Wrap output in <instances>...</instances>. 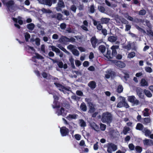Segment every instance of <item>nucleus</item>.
Masks as SVG:
<instances>
[{
	"instance_id": "nucleus-1",
	"label": "nucleus",
	"mask_w": 153,
	"mask_h": 153,
	"mask_svg": "<svg viewBox=\"0 0 153 153\" xmlns=\"http://www.w3.org/2000/svg\"><path fill=\"white\" fill-rule=\"evenodd\" d=\"M112 119V115L108 112H104L102 115L101 120L103 123L109 124L111 122Z\"/></svg>"
},
{
	"instance_id": "nucleus-2",
	"label": "nucleus",
	"mask_w": 153,
	"mask_h": 153,
	"mask_svg": "<svg viewBox=\"0 0 153 153\" xmlns=\"http://www.w3.org/2000/svg\"><path fill=\"white\" fill-rule=\"evenodd\" d=\"M119 98L120 101L119 102L117 105V107L119 108L124 107L126 108H128L129 106L128 103L126 102V98L122 97H120Z\"/></svg>"
},
{
	"instance_id": "nucleus-3",
	"label": "nucleus",
	"mask_w": 153,
	"mask_h": 153,
	"mask_svg": "<svg viewBox=\"0 0 153 153\" xmlns=\"http://www.w3.org/2000/svg\"><path fill=\"white\" fill-rule=\"evenodd\" d=\"M2 2L4 4H5L7 7L10 11H13V10H14L16 7L14 6V2L12 0H10L7 2L6 0H2Z\"/></svg>"
},
{
	"instance_id": "nucleus-4",
	"label": "nucleus",
	"mask_w": 153,
	"mask_h": 153,
	"mask_svg": "<svg viewBox=\"0 0 153 153\" xmlns=\"http://www.w3.org/2000/svg\"><path fill=\"white\" fill-rule=\"evenodd\" d=\"M128 100L133 105H137L139 104V100H137L134 96L128 97Z\"/></svg>"
},
{
	"instance_id": "nucleus-5",
	"label": "nucleus",
	"mask_w": 153,
	"mask_h": 153,
	"mask_svg": "<svg viewBox=\"0 0 153 153\" xmlns=\"http://www.w3.org/2000/svg\"><path fill=\"white\" fill-rule=\"evenodd\" d=\"M107 148V151L108 153H112L113 151H115L117 149V146L112 143H108Z\"/></svg>"
},
{
	"instance_id": "nucleus-6",
	"label": "nucleus",
	"mask_w": 153,
	"mask_h": 153,
	"mask_svg": "<svg viewBox=\"0 0 153 153\" xmlns=\"http://www.w3.org/2000/svg\"><path fill=\"white\" fill-rule=\"evenodd\" d=\"M54 84L60 91H62L64 94L68 93V91L70 90V88L65 87L60 84L54 83Z\"/></svg>"
},
{
	"instance_id": "nucleus-7",
	"label": "nucleus",
	"mask_w": 153,
	"mask_h": 153,
	"mask_svg": "<svg viewBox=\"0 0 153 153\" xmlns=\"http://www.w3.org/2000/svg\"><path fill=\"white\" fill-rule=\"evenodd\" d=\"M57 108V110L56 113L58 116L62 115L63 116H65L67 114L66 112L64 110L63 108L60 107V104L59 108Z\"/></svg>"
},
{
	"instance_id": "nucleus-8",
	"label": "nucleus",
	"mask_w": 153,
	"mask_h": 153,
	"mask_svg": "<svg viewBox=\"0 0 153 153\" xmlns=\"http://www.w3.org/2000/svg\"><path fill=\"white\" fill-rule=\"evenodd\" d=\"M60 132L62 136H65L69 133V130L65 127H62L60 128Z\"/></svg>"
},
{
	"instance_id": "nucleus-9",
	"label": "nucleus",
	"mask_w": 153,
	"mask_h": 153,
	"mask_svg": "<svg viewBox=\"0 0 153 153\" xmlns=\"http://www.w3.org/2000/svg\"><path fill=\"white\" fill-rule=\"evenodd\" d=\"M53 98L54 101L52 105L53 108H59L60 103L57 101V100L58 99V97L56 95H53Z\"/></svg>"
},
{
	"instance_id": "nucleus-10",
	"label": "nucleus",
	"mask_w": 153,
	"mask_h": 153,
	"mask_svg": "<svg viewBox=\"0 0 153 153\" xmlns=\"http://www.w3.org/2000/svg\"><path fill=\"white\" fill-rule=\"evenodd\" d=\"M39 2L42 4L51 6L52 4L51 0H38Z\"/></svg>"
},
{
	"instance_id": "nucleus-11",
	"label": "nucleus",
	"mask_w": 153,
	"mask_h": 153,
	"mask_svg": "<svg viewBox=\"0 0 153 153\" xmlns=\"http://www.w3.org/2000/svg\"><path fill=\"white\" fill-rule=\"evenodd\" d=\"M88 105L89 108L88 112L92 114L95 111V109L93 104L91 102L88 103Z\"/></svg>"
},
{
	"instance_id": "nucleus-12",
	"label": "nucleus",
	"mask_w": 153,
	"mask_h": 153,
	"mask_svg": "<svg viewBox=\"0 0 153 153\" xmlns=\"http://www.w3.org/2000/svg\"><path fill=\"white\" fill-rule=\"evenodd\" d=\"M65 7L64 2L62 0H59L58 4V6L56 7V10L58 11H61L60 7Z\"/></svg>"
},
{
	"instance_id": "nucleus-13",
	"label": "nucleus",
	"mask_w": 153,
	"mask_h": 153,
	"mask_svg": "<svg viewBox=\"0 0 153 153\" xmlns=\"http://www.w3.org/2000/svg\"><path fill=\"white\" fill-rule=\"evenodd\" d=\"M59 41L60 42L66 44L70 41L69 39L64 36H62L59 39Z\"/></svg>"
},
{
	"instance_id": "nucleus-14",
	"label": "nucleus",
	"mask_w": 153,
	"mask_h": 153,
	"mask_svg": "<svg viewBox=\"0 0 153 153\" xmlns=\"http://www.w3.org/2000/svg\"><path fill=\"white\" fill-rule=\"evenodd\" d=\"M78 116L76 114H69L66 117V118L68 120H71L72 119H75L77 118Z\"/></svg>"
},
{
	"instance_id": "nucleus-15",
	"label": "nucleus",
	"mask_w": 153,
	"mask_h": 153,
	"mask_svg": "<svg viewBox=\"0 0 153 153\" xmlns=\"http://www.w3.org/2000/svg\"><path fill=\"white\" fill-rule=\"evenodd\" d=\"M91 41L93 47L95 48L98 42V41L95 37H92L91 40Z\"/></svg>"
},
{
	"instance_id": "nucleus-16",
	"label": "nucleus",
	"mask_w": 153,
	"mask_h": 153,
	"mask_svg": "<svg viewBox=\"0 0 153 153\" xmlns=\"http://www.w3.org/2000/svg\"><path fill=\"white\" fill-rule=\"evenodd\" d=\"M143 141L145 145L150 146L153 145V141L151 140L145 139L143 140Z\"/></svg>"
},
{
	"instance_id": "nucleus-17",
	"label": "nucleus",
	"mask_w": 153,
	"mask_h": 153,
	"mask_svg": "<svg viewBox=\"0 0 153 153\" xmlns=\"http://www.w3.org/2000/svg\"><path fill=\"white\" fill-rule=\"evenodd\" d=\"M90 126L96 131H99V128L98 126L94 122H91L90 124Z\"/></svg>"
},
{
	"instance_id": "nucleus-18",
	"label": "nucleus",
	"mask_w": 153,
	"mask_h": 153,
	"mask_svg": "<svg viewBox=\"0 0 153 153\" xmlns=\"http://www.w3.org/2000/svg\"><path fill=\"white\" fill-rule=\"evenodd\" d=\"M119 48V46L117 45H114L112 46L111 48L112 50V56H115L116 55L117 53V52L116 49H118Z\"/></svg>"
},
{
	"instance_id": "nucleus-19",
	"label": "nucleus",
	"mask_w": 153,
	"mask_h": 153,
	"mask_svg": "<svg viewBox=\"0 0 153 153\" xmlns=\"http://www.w3.org/2000/svg\"><path fill=\"white\" fill-rule=\"evenodd\" d=\"M115 64L118 67L120 68H124L126 66L124 63L120 61H117L116 62Z\"/></svg>"
},
{
	"instance_id": "nucleus-20",
	"label": "nucleus",
	"mask_w": 153,
	"mask_h": 153,
	"mask_svg": "<svg viewBox=\"0 0 153 153\" xmlns=\"http://www.w3.org/2000/svg\"><path fill=\"white\" fill-rule=\"evenodd\" d=\"M140 85L143 86H147L149 85L148 83L144 79H142L140 82Z\"/></svg>"
},
{
	"instance_id": "nucleus-21",
	"label": "nucleus",
	"mask_w": 153,
	"mask_h": 153,
	"mask_svg": "<svg viewBox=\"0 0 153 153\" xmlns=\"http://www.w3.org/2000/svg\"><path fill=\"white\" fill-rule=\"evenodd\" d=\"M142 132L145 134L146 136H149L151 133V131L146 128H144Z\"/></svg>"
},
{
	"instance_id": "nucleus-22",
	"label": "nucleus",
	"mask_w": 153,
	"mask_h": 153,
	"mask_svg": "<svg viewBox=\"0 0 153 153\" xmlns=\"http://www.w3.org/2000/svg\"><path fill=\"white\" fill-rule=\"evenodd\" d=\"M137 93L139 97L141 98H142L143 97L144 95L143 93V91L142 89H137Z\"/></svg>"
},
{
	"instance_id": "nucleus-23",
	"label": "nucleus",
	"mask_w": 153,
	"mask_h": 153,
	"mask_svg": "<svg viewBox=\"0 0 153 153\" xmlns=\"http://www.w3.org/2000/svg\"><path fill=\"white\" fill-rule=\"evenodd\" d=\"M13 21L16 22H18V23L21 25L23 24V21L21 19V18L20 17H18V18H13Z\"/></svg>"
},
{
	"instance_id": "nucleus-24",
	"label": "nucleus",
	"mask_w": 153,
	"mask_h": 153,
	"mask_svg": "<svg viewBox=\"0 0 153 153\" xmlns=\"http://www.w3.org/2000/svg\"><path fill=\"white\" fill-rule=\"evenodd\" d=\"M117 40V37L114 36H110L108 38V41L112 42H115Z\"/></svg>"
},
{
	"instance_id": "nucleus-25",
	"label": "nucleus",
	"mask_w": 153,
	"mask_h": 153,
	"mask_svg": "<svg viewBox=\"0 0 153 153\" xmlns=\"http://www.w3.org/2000/svg\"><path fill=\"white\" fill-rule=\"evenodd\" d=\"M142 113L144 116H148L149 115V109L147 108H145L143 111Z\"/></svg>"
},
{
	"instance_id": "nucleus-26",
	"label": "nucleus",
	"mask_w": 153,
	"mask_h": 153,
	"mask_svg": "<svg viewBox=\"0 0 153 153\" xmlns=\"http://www.w3.org/2000/svg\"><path fill=\"white\" fill-rule=\"evenodd\" d=\"M104 56L108 59L112 58L113 57L112 55L111 54L110 51L107 50V53L104 54Z\"/></svg>"
},
{
	"instance_id": "nucleus-27",
	"label": "nucleus",
	"mask_w": 153,
	"mask_h": 153,
	"mask_svg": "<svg viewBox=\"0 0 153 153\" xmlns=\"http://www.w3.org/2000/svg\"><path fill=\"white\" fill-rule=\"evenodd\" d=\"M136 129L137 130L142 131V130L143 129V126L141 123H138L136 126Z\"/></svg>"
},
{
	"instance_id": "nucleus-28",
	"label": "nucleus",
	"mask_w": 153,
	"mask_h": 153,
	"mask_svg": "<svg viewBox=\"0 0 153 153\" xmlns=\"http://www.w3.org/2000/svg\"><path fill=\"white\" fill-rule=\"evenodd\" d=\"M49 48H51L52 50L56 53H60L59 50L57 48L53 46H49Z\"/></svg>"
},
{
	"instance_id": "nucleus-29",
	"label": "nucleus",
	"mask_w": 153,
	"mask_h": 153,
	"mask_svg": "<svg viewBox=\"0 0 153 153\" xmlns=\"http://www.w3.org/2000/svg\"><path fill=\"white\" fill-rule=\"evenodd\" d=\"M144 92L145 95L148 97H152V94L149 91L145 89Z\"/></svg>"
},
{
	"instance_id": "nucleus-30",
	"label": "nucleus",
	"mask_w": 153,
	"mask_h": 153,
	"mask_svg": "<svg viewBox=\"0 0 153 153\" xmlns=\"http://www.w3.org/2000/svg\"><path fill=\"white\" fill-rule=\"evenodd\" d=\"M42 75L44 78H45L47 79H50L51 78V76L45 72H43Z\"/></svg>"
},
{
	"instance_id": "nucleus-31",
	"label": "nucleus",
	"mask_w": 153,
	"mask_h": 153,
	"mask_svg": "<svg viewBox=\"0 0 153 153\" xmlns=\"http://www.w3.org/2000/svg\"><path fill=\"white\" fill-rule=\"evenodd\" d=\"M88 86L91 88L93 89L96 86V84L94 81H91L88 83Z\"/></svg>"
},
{
	"instance_id": "nucleus-32",
	"label": "nucleus",
	"mask_w": 153,
	"mask_h": 153,
	"mask_svg": "<svg viewBox=\"0 0 153 153\" xmlns=\"http://www.w3.org/2000/svg\"><path fill=\"white\" fill-rule=\"evenodd\" d=\"M79 123L81 127H85L86 126V122L83 120H80Z\"/></svg>"
},
{
	"instance_id": "nucleus-33",
	"label": "nucleus",
	"mask_w": 153,
	"mask_h": 153,
	"mask_svg": "<svg viewBox=\"0 0 153 153\" xmlns=\"http://www.w3.org/2000/svg\"><path fill=\"white\" fill-rule=\"evenodd\" d=\"M80 109L84 111H86L87 110V107L85 104L84 103H82L80 106Z\"/></svg>"
},
{
	"instance_id": "nucleus-34",
	"label": "nucleus",
	"mask_w": 153,
	"mask_h": 153,
	"mask_svg": "<svg viewBox=\"0 0 153 153\" xmlns=\"http://www.w3.org/2000/svg\"><path fill=\"white\" fill-rule=\"evenodd\" d=\"M57 46L62 51H63L65 52L66 53L69 54V53L68 51L66 49H65L62 46H61L60 45H58Z\"/></svg>"
},
{
	"instance_id": "nucleus-35",
	"label": "nucleus",
	"mask_w": 153,
	"mask_h": 153,
	"mask_svg": "<svg viewBox=\"0 0 153 153\" xmlns=\"http://www.w3.org/2000/svg\"><path fill=\"white\" fill-rule=\"evenodd\" d=\"M135 53L133 52L129 53L127 57L128 58H132L135 56Z\"/></svg>"
},
{
	"instance_id": "nucleus-36",
	"label": "nucleus",
	"mask_w": 153,
	"mask_h": 153,
	"mask_svg": "<svg viewBox=\"0 0 153 153\" xmlns=\"http://www.w3.org/2000/svg\"><path fill=\"white\" fill-rule=\"evenodd\" d=\"M99 49L102 53H103L105 50V47L104 45H101L99 47Z\"/></svg>"
},
{
	"instance_id": "nucleus-37",
	"label": "nucleus",
	"mask_w": 153,
	"mask_h": 153,
	"mask_svg": "<svg viewBox=\"0 0 153 153\" xmlns=\"http://www.w3.org/2000/svg\"><path fill=\"white\" fill-rule=\"evenodd\" d=\"M144 123H143L144 124L146 125L148 123H149L151 122V120L149 117L145 118L144 119Z\"/></svg>"
},
{
	"instance_id": "nucleus-38",
	"label": "nucleus",
	"mask_w": 153,
	"mask_h": 153,
	"mask_svg": "<svg viewBox=\"0 0 153 153\" xmlns=\"http://www.w3.org/2000/svg\"><path fill=\"white\" fill-rule=\"evenodd\" d=\"M135 149L136 151L140 153L142 151V148L141 147L137 146L135 147Z\"/></svg>"
},
{
	"instance_id": "nucleus-39",
	"label": "nucleus",
	"mask_w": 153,
	"mask_h": 153,
	"mask_svg": "<svg viewBox=\"0 0 153 153\" xmlns=\"http://www.w3.org/2000/svg\"><path fill=\"white\" fill-rule=\"evenodd\" d=\"M72 52L73 54L75 56H78L79 55V53L78 51H77L76 49L75 48L74 49H73L72 50Z\"/></svg>"
},
{
	"instance_id": "nucleus-40",
	"label": "nucleus",
	"mask_w": 153,
	"mask_h": 153,
	"mask_svg": "<svg viewBox=\"0 0 153 153\" xmlns=\"http://www.w3.org/2000/svg\"><path fill=\"white\" fill-rule=\"evenodd\" d=\"M41 11L44 13H51V11L48 9H45V8H42L41 10Z\"/></svg>"
},
{
	"instance_id": "nucleus-41",
	"label": "nucleus",
	"mask_w": 153,
	"mask_h": 153,
	"mask_svg": "<svg viewBox=\"0 0 153 153\" xmlns=\"http://www.w3.org/2000/svg\"><path fill=\"white\" fill-rule=\"evenodd\" d=\"M109 19L106 18H102L101 19L102 22L103 23H107L109 21Z\"/></svg>"
},
{
	"instance_id": "nucleus-42",
	"label": "nucleus",
	"mask_w": 153,
	"mask_h": 153,
	"mask_svg": "<svg viewBox=\"0 0 153 153\" xmlns=\"http://www.w3.org/2000/svg\"><path fill=\"white\" fill-rule=\"evenodd\" d=\"M130 129L129 128L125 127L123 129V132L124 134H127V132L130 131Z\"/></svg>"
},
{
	"instance_id": "nucleus-43",
	"label": "nucleus",
	"mask_w": 153,
	"mask_h": 153,
	"mask_svg": "<svg viewBox=\"0 0 153 153\" xmlns=\"http://www.w3.org/2000/svg\"><path fill=\"white\" fill-rule=\"evenodd\" d=\"M123 88L122 85H119L118 87L117 91L118 93H120L123 91Z\"/></svg>"
},
{
	"instance_id": "nucleus-44",
	"label": "nucleus",
	"mask_w": 153,
	"mask_h": 153,
	"mask_svg": "<svg viewBox=\"0 0 153 153\" xmlns=\"http://www.w3.org/2000/svg\"><path fill=\"white\" fill-rule=\"evenodd\" d=\"M76 47L72 45H70L67 47V48L69 50H70L71 51H72V50L75 49Z\"/></svg>"
},
{
	"instance_id": "nucleus-45",
	"label": "nucleus",
	"mask_w": 153,
	"mask_h": 153,
	"mask_svg": "<svg viewBox=\"0 0 153 153\" xmlns=\"http://www.w3.org/2000/svg\"><path fill=\"white\" fill-rule=\"evenodd\" d=\"M34 25L32 23H30L28 25L27 28L28 29L32 30L34 27Z\"/></svg>"
},
{
	"instance_id": "nucleus-46",
	"label": "nucleus",
	"mask_w": 153,
	"mask_h": 153,
	"mask_svg": "<svg viewBox=\"0 0 153 153\" xmlns=\"http://www.w3.org/2000/svg\"><path fill=\"white\" fill-rule=\"evenodd\" d=\"M25 36L26 41H27L28 39L30 38V35L28 33H25Z\"/></svg>"
},
{
	"instance_id": "nucleus-47",
	"label": "nucleus",
	"mask_w": 153,
	"mask_h": 153,
	"mask_svg": "<svg viewBox=\"0 0 153 153\" xmlns=\"http://www.w3.org/2000/svg\"><path fill=\"white\" fill-rule=\"evenodd\" d=\"M27 48L29 50L31 51L32 53H34L35 52L34 49L32 47H30L29 46H27Z\"/></svg>"
},
{
	"instance_id": "nucleus-48",
	"label": "nucleus",
	"mask_w": 153,
	"mask_h": 153,
	"mask_svg": "<svg viewBox=\"0 0 153 153\" xmlns=\"http://www.w3.org/2000/svg\"><path fill=\"white\" fill-rule=\"evenodd\" d=\"M146 71L149 73H151L152 72V68L149 67H146L145 68Z\"/></svg>"
},
{
	"instance_id": "nucleus-49",
	"label": "nucleus",
	"mask_w": 153,
	"mask_h": 153,
	"mask_svg": "<svg viewBox=\"0 0 153 153\" xmlns=\"http://www.w3.org/2000/svg\"><path fill=\"white\" fill-rule=\"evenodd\" d=\"M100 126L101 130L103 131H105L106 127V125L104 124L101 123L100 124Z\"/></svg>"
},
{
	"instance_id": "nucleus-50",
	"label": "nucleus",
	"mask_w": 153,
	"mask_h": 153,
	"mask_svg": "<svg viewBox=\"0 0 153 153\" xmlns=\"http://www.w3.org/2000/svg\"><path fill=\"white\" fill-rule=\"evenodd\" d=\"M128 147L131 150H134L135 148L134 146L132 143L129 144L128 145Z\"/></svg>"
},
{
	"instance_id": "nucleus-51",
	"label": "nucleus",
	"mask_w": 153,
	"mask_h": 153,
	"mask_svg": "<svg viewBox=\"0 0 153 153\" xmlns=\"http://www.w3.org/2000/svg\"><path fill=\"white\" fill-rule=\"evenodd\" d=\"M35 55H34V56L36 57L37 59H43V57L42 56L39 54L38 53H35Z\"/></svg>"
},
{
	"instance_id": "nucleus-52",
	"label": "nucleus",
	"mask_w": 153,
	"mask_h": 153,
	"mask_svg": "<svg viewBox=\"0 0 153 153\" xmlns=\"http://www.w3.org/2000/svg\"><path fill=\"white\" fill-rule=\"evenodd\" d=\"M74 137L76 140H79L81 139V136L79 134H77L74 135Z\"/></svg>"
},
{
	"instance_id": "nucleus-53",
	"label": "nucleus",
	"mask_w": 153,
	"mask_h": 153,
	"mask_svg": "<svg viewBox=\"0 0 153 153\" xmlns=\"http://www.w3.org/2000/svg\"><path fill=\"white\" fill-rule=\"evenodd\" d=\"M98 8L100 11L101 12L103 13L105 11V9L102 6H99L98 7Z\"/></svg>"
},
{
	"instance_id": "nucleus-54",
	"label": "nucleus",
	"mask_w": 153,
	"mask_h": 153,
	"mask_svg": "<svg viewBox=\"0 0 153 153\" xmlns=\"http://www.w3.org/2000/svg\"><path fill=\"white\" fill-rule=\"evenodd\" d=\"M71 9L75 13L76 11V8L75 5H73L71 7Z\"/></svg>"
},
{
	"instance_id": "nucleus-55",
	"label": "nucleus",
	"mask_w": 153,
	"mask_h": 153,
	"mask_svg": "<svg viewBox=\"0 0 153 153\" xmlns=\"http://www.w3.org/2000/svg\"><path fill=\"white\" fill-rule=\"evenodd\" d=\"M98 142H97L94 145V150H97L98 149Z\"/></svg>"
},
{
	"instance_id": "nucleus-56",
	"label": "nucleus",
	"mask_w": 153,
	"mask_h": 153,
	"mask_svg": "<svg viewBox=\"0 0 153 153\" xmlns=\"http://www.w3.org/2000/svg\"><path fill=\"white\" fill-rule=\"evenodd\" d=\"M40 40L38 38H36L35 39V42L36 45H40Z\"/></svg>"
},
{
	"instance_id": "nucleus-57",
	"label": "nucleus",
	"mask_w": 153,
	"mask_h": 153,
	"mask_svg": "<svg viewBox=\"0 0 153 153\" xmlns=\"http://www.w3.org/2000/svg\"><path fill=\"white\" fill-rule=\"evenodd\" d=\"M146 13V11L145 10H141L140 11V12L139 13V15H144Z\"/></svg>"
},
{
	"instance_id": "nucleus-58",
	"label": "nucleus",
	"mask_w": 153,
	"mask_h": 153,
	"mask_svg": "<svg viewBox=\"0 0 153 153\" xmlns=\"http://www.w3.org/2000/svg\"><path fill=\"white\" fill-rule=\"evenodd\" d=\"M62 15L61 14H60V13H57V18L59 20L61 19H62Z\"/></svg>"
},
{
	"instance_id": "nucleus-59",
	"label": "nucleus",
	"mask_w": 153,
	"mask_h": 153,
	"mask_svg": "<svg viewBox=\"0 0 153 153\" xmlns=\"http://www.w3.org/2000/svg\"><path fill=\"white\" fill-rule=\"evenodd\" d=\"M131 45L130 44H128L126 46H124V48L127 49L128 50H129L131 49Z\"/></svg>"
},
{
	"instance_id": "nucleus-60",
	"label": "nucleus",
	"mask_w": 153,
	"mask_h": 153,
	"mask_svg": "<svg viewBox=\"0 0 153 153\" xmlns=\"http://www.w3.org/2000/svg\"><path fill=\"white\" fill-rule=\"evenodd\" d=\"M66 25L65 23H62L60 25V28L62 29H65L66 27Z\"/></svg>"
},
{
	"instance_id": "nucleus-61",
	"label": "nucleus",
	"mask_w": 153,
	"mask_h": 153,
	"mask_svg": "<svg viewBox=\"0 0 153 153\" xmlns=\"http://www.w3.org/2000/svg\"><path fill=\"white\" fill-rule=\"evenodd\" d=\"M75 63L76 65L77 66H79L81 64L80 61L78 60H75Z\"/></svg>"
},
{
	"instance_id": "nucleus-62",
	"label": "nucleus",
	"mask_w": 153,
	"mask_h": 153,
	"mask_svg": "<svg viewBox=\"0 0 153 153\" xmlns=\"http://www.w3.org/2000/svg\"><path fill=\"white\" fill-rule=\"evenodd\" d=\"M57 65L59 67L61 68H63V63L62 62H60L58 63Z\"/></svg>"
},
{
	"instance_id": "nucleus-63",
	"label": "nucleus",
	"mask_w": 153,
	"mask_h": 153,
	"mask_svg": "<svg viewBox=\"0 0 153 153\" xmlns=\"http://www.w3.org/2000/svg\"><path fill=\"white\" fill-rule=\"evenodd\" d=\"M79 145L81 146H85L84 141L83 140H81L79 143Z\"/></svg>"
},
{
	"instance_id": "nucleus-64",
	"label": "nucleus",
	"mask_w": 153,
	"mask_h": 153,
	"mask_svg": "<svg viewBox=\"0 0 153 153\" xmlns=\"http://www.w3.org/2000/svg\"><path fill=\"white\" fill-rule=\"evenodd\" d=\"M88 26L82 25L81 26L82 28L85 31H88V29L87 27Z\"/></svg>"
}]
</instances>
